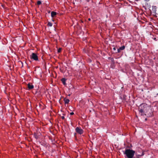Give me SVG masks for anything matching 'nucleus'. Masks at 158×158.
Returning <instances> with one entry per match:
<instances>
[{"label": "nucleus", "instance_id": "1", "mask_svg": "<svg viewBox=\"0 0 158 158\" xmlns=\"http://www.w3.org/2000/svg\"><path fill=\"white\" fill-rule=\"evenodd\" d=\"M124 154L127 158H139L144 155L143 152L140 154L137 152H135V151L130 149H126Z\"/></svg>", "mask_w": 158, "mask_h": 158}, {"label": "nucleus", "instance_id": "2", "mask_svg": "<svg viewBox=\"0 0 158 158\" xmlns=\"http://www.w3.org/2000/svg\"><path fill=\"white\" fill-rule=\"evenodd\" d=\"M149 110H150V107L145 103L141 104L139 107V111L142 115H146V114H147Z\"/></svg>", "mask_w": 158, "mask_h": 158}, {"label": "nucleus", "instance_id": "3", "mask_svg": "<svg viewBox=\"0 0 158 158\" xmlns=\"http://www.w3.org/2000/svg\"><path fill=\"white\" fill-rule=\"evenodd\" d=\"M30 58L31 59H33L35 60H38V57L36 54L33 53L31 55H30Z\"/></svg>", "mask_w": 158, "mask_h": 158}, {"label": "nucleus", "instance_id": "4", "mask_svg": "<svg viewBox=\"0 0 158 158\" xmlns=\"http://www.w3.org/2000/svg\"><path fill=\"white\" fill-rule=\"evenodd\" d=\"M75 130L76 132L80 135L82 134L83 132V130L81 128L78 127L76 128Z\"/></svg>", "mask_w": 158, "mask_h": 158}, {"label": "nucleus", "instance_id": "5", "mask_svg": "<svg viewBox=\"0 0 158 158\" xmlns=\"http://www.w3.org/2000/svg\"><path fill=\"white\" fill-rule=\"evenodd\" d=\"M27 87L29 89H31L33 88L34 86L31 84L29 83L27 84Z\"/></svg>", "mask_w": 158, "mask_h": 158}, {"label": "nucleus", "instance_id": "6", "mask_svg": "<svg viewBox=\"0 0 158 158\" xmlns=\"http://www.w3.org/2000/svg\"><path fill=\"white\" fill-rule=\"evenodd\" d=\"M56 15V13L54 11H52L51 13V15L52 17H54Z\"/></svg>", "mask_w": 158, "mask_h": 158}, {"label": "nucleus", "instance_id": "7", "mask_svg": "<svg viewBox=\"0 0 158 158\" xmlns=\"http://www.w3.org/2000/svg\"><path fill=\"white\" fill-rule=\"evenodd\" d=\"M61 81L64 85H66V79L65 78H63L61 79Z\"/></svg>", "mask_w": 158, "mask_h": 158}, {"label": "nucleus", "instance_id": "8", "mask_svg": "<svg viewBox=\"0 0 158 158\" xmlns=\"http://www.w3.org/2000/svg\"><path fill=\"white\" fill-rule=\"evenodd\" d=\"M64 101L65 102V103L67 104L68 103L69 101V99L66 98H64Z\"/></svg>", "mask_w": 158, "mask_h": 158}, {"label": "nucleus", "instance_id": "9", "mask_svg": "<svg viewBox=\"0 0 158 158\" xmlns=\"http://www.w3.org/2000/svg\"><path fill=\"white\" fill-rule=\"evenodd\" d=\"M125 48V46H122L120 47L119 48L120 49V50H123Z\"/></svg>", "mask_w": 158, "mask_h": 158}, {"label": "nucleus", "instance_id": "10", "mask_svg": "<svg viewBox=\"0 0 158 158\" xmlns=\"http://www.w3.org/2000/svg\"><path fill=\"white\" fill-rule=\"evenodd\" d=\"M48 25L50 27H51L52 26V24L51 23L48 22Z\"/></svg>", "mask_w": 158, "mask_h": 158}, {"label": "nucleus", "instance_id": "11", "mask_svg": "<svg viewBox=\"0 0 158 158\" xmlns=\"http://www.w3.org/2000/svg\"><path fill=\"white\" fill-rule=\"evenodd\" d=\"M41 2L40 1H37V4L38 5H40L41 4Z\"/></svg>", "mask_w": 158, "mask_h": 158}, {"label": "nucleus", "instance_id": "12", "mask_svg": "<svg viewBox=\"0 0 158 158\" xmlns=\"http://www.w3.org/2000/svg\"><path fill=\"white\" fill-rule=\"evenodd\" d=\"M61 48H59L58 50V52H60L61 51Z\"/></svg>", "mask_w": 158, "mask_h": 158}, {"label": "nucleus", "instance_id": "13", "mask_svg": "<svg viewBox=\"0 0 158 158\" xmlns=\"http://www.w3.org/2000/svg\"><path fill=\"white\" fill-rule=\"evenodd\" d=\"M121 50L119 48L118 49V52H120Z\"/></svg>", "mask_w": 158, "mask_h": 158}, {"label": "nucleus", "instance_id": "14", "mask_svg": "<svg viewBox=\"0 0 158 158\" xmlns=\"http://www.w3.org/2000/svg\"><path fill=\"white\" fill-rule=\"evenodd\" d=\"M61 118L62 119H64V116H62L61 117Z\"/></svg>", "mask_w": 158, "mask_h": 158}, {"label": "nucleus", "instance_id": "15", "mask_svg": "<svg viewBox=\"0 0 158 158\" xmlns=\"http://www.w3.org/2000/svg\"><path fill=\"white\" fill-rule=\"evenodd\" d=\"M73 114H74V113H73V112H71V113H70V115H73Z\"/></svg>", "mask_w": 158, "mask_h": 158}, {"label": "nucleus", "instance_id": "16", "mask_svg": "<svg viewBox=\"0 0 158 158\" xmlns=\"http://www.w3.org/2000/svg\"><path fill=\"white\" fill-rule=\"evenodd\" d=\"M88 20L90 21V18L88 19Z\"/></svg>", "mask_w": 158, "mask_h": 158}, {"label": "nucleus", "instance_id": "17", "mask_svg": "<svg viewBox=\"0 0 158 158\" xmlns=\"http://www.w3.org/2000/svg\"><path fill=\"white\" fill-rule=\"evenodd\" d=\"M114 50H115V48H114Z\"/></svg>", "mask_w": 158, "mask_h": 158}]
</instances>
